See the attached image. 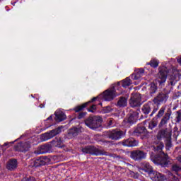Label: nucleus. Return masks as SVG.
Instances as JSON below:
<instances>
[{
	"mask_svg": "<svg viewBox=\"0 0 181 181\" xmlns=\"http://www.w3.org/2000/svg\"><path fill=\"white\" fill-rule=\"evenodd\" d=\"M122 94V88H121V82H117V83L112 87L111 88H108L105 90L103 93L100 94L97 97L93 98L88 102H86L81 105L76 106L74 111L75 112H80L83 111L88 104L90 103H94L95 101H98V105H102L101 101H112L115 97H118V95H121Z\"/></svg>",
	"mask_w": 181,
	"mask_h": 181,
	"instance_id": "f257e3e1",
	"label": "nucleus"
},
{
	"mask_svg": "<svg viewBox=\"0 0 181 181\" xmlns=\"http://www.w3.org/2000/svg\"><path fill=\"white\" fill-rule=\"evenodd\" d=\"M166 111V106H162L158 113L151 121L148 122V129L151 131H153V129L158 127V124L159 122V119L160 122L158 124V128H162L165 127V125H168V122L170 121V115H172V110L170 109H168Z\"/></svg>",
	"mask_w": 181,
	"mask_h": 181,
	"instance_id": "f03ea898",
	"label": "nucleus"
},
{
	"mask_svg": "<svg viewBox=\"0 0 181 181\" xmlns=\"http://www.w3.org/2000/svg\"><path fill=\"white\" fill-rule=\"evenodd\" d=\"M164 146L163 142H160L158 145L153 146V150L157 153L152 156L151 160L155 165H160L162 168H167L170 160L168 153H165L163 151Z\"/></svg>",
	"mask_w": 181,
	"mask_h": 181,
	"instance_id": "7ed1b4c3",
	"label": "nucleus"
},
{
	"mask_svg": "<svg viewBox=\"0 0 181 181\" xmlns=\"http://www.w3.org/2000/svg\"><path fill=\"white\" fill-rule=\"evenodd\" d=\"M159 110V107L155 106V103L148 101L141 107V119H144V118H147L148 116L150 117H153L158 110Z\"/></svg>",
	"mask_w": 181,
	"mask_h": 181,
	"instance_id": "20e7f679",
	"label": "nucleus"
},
{
	"mask_svg": "<svg viewBox=\"0 0 181 181\" xmlns=\"http://www.w3.org/2000/svg\"><path fill=\"white\" fill-rule=\"evenodd\" d=\"M83 153L92 155V156H111V153L101 150L94 146H86L82 148Z\"/></svg>",
	"mask_w": 181,
	"mask_h": 181,
	"instance_id": "39448f33",
	"label": "nucleus"
},
{
	"mask_svg": "<svg viewBox=\"0 0 181 181\" xmlns=\"http://www.w3.org/2000/svg\"><path fill=\"white\" fill-rule=\"evenodd\" d=\"M146 120L137 124L134 130L133 131V135L134 136H141V139H148L149 136V132L146 129Z\"/></svg>",
	"mask_w": 181,
	"mask_h": 181,
	"instance_id": "423d86ee",
	"label": "nucleus"
},
{
	"mask_svg": "<svg viewBox=\"0 0 181 181\" xmlns=\"http://www.w3.org/2000/svg\"><path fill=\"white\" fill-rule=\"evenodd\" d=\"M139 117V113L138 112H130L122 122V127H124V128H131L134 124H136V122H138Z\"/></svg>",
	"mask_w": 181,
	"mask_h": 181,
	"instance_id": "0eeeda50",
	"label": "nucleus"
},
{
	"mask_svg": "<svg viewBox=\"0 0 181 181\" xmlns=\"http://www.w3.org/2000/svg\"><path fill=\"white\" fill-rule=\"evenodd\" d=\"M86 127H88L90 129H98L101 127V122H103V119L100 117V116H89L84 121Z\"/></svg>",
	"mask_w": 181,
	"mask_h": 181,
	"instance_id": "6e6552de",
	"label": "nucleus"
},
{
	"mask_svg": "<svg viewBox=\"0 0 181 181\" xmlns=\"http://www.w3.org/2000/svg\"><path fill=\"white\" fill-rule=\"evenodd\" d=\"M169 94L170 92L168 91L166 89L161 90L157 94L155 98L153 99V103L157 107L159 105H162V104H166V102L169 99Z\"/></svg>",
	"mask_w": 181,
	"mask_h": 181,
	"instance_id": "1a4fd4ad",
	"label": "nucleus"
},
{
	"mask_svg": "<svg viewBox=\"0 0 181 181\" xmlns=\"http://www.w3.org/2000/svg\"><path fill=\"white\" fill-rule=\"evenodd\" d=\"M168 74H169V69H168V68H159L157 82L161 87L165 86V83H166V79L168 78Z\"/></svg>",
	"mask_w": 181,
	"mask_h": 181,
	"instance_id": "9d476101",
	"label": "nucleus"
},
{
	"mask_svg": "<svg viewBox=\"0 0 181 181\" xmlns=\"http://www.w3.org/2000/svg\"><path fill=\"white\" fill-rule=\"evenodd\" d=\"M124 136L125 132L119 129H113L107 134V138L112 141H119V139H122Z\"/></svg>",
	"mask_w": 181,
	"mask_h": 181,
	"instance_id": "9b49d317",
	"label": "nucleus"
},
{
	"mask_svg": "<svg viewBox=\"0 0 181 181\" xmlns=\"http://www.w3.org/2000/svg\"><path fill=\"white\" fill-rule=\"evenodd\" d=\"M130 158L135 162H141V160L146 159V153L142 150H134L130 153Z\"/></svg>",
	"mask_w": 181,
	"mask_h": 181,
	"instance_id": "f8f14e48",
	"label": "nucleus"
},
{
	"mask_svg": "<svg viewBox=\"0 0 181 181\" xmlns=\"http://www.w3.org/2000/svg\"><path fill=\"white\" fill-rule=\"evenodd\" d=\"M62 132V127H59L56 129H54L49 132L45 133L41 135V139L42 141H49V139H52L54 136H56V135H58V134H60Z\"/></svg>",
	"mask_w": 181,
	"mask_h": 181,
	"instance_id": "ddd939ff",
	"label": "nucleus"
},
{
	"mask_svg": "<svg viewBox=\"0 0 181 181\" xmlns=\"http://www.w3.org/2000/svg\"><path fill=\"white\" fill-rule=\"evenodd\" d=\"M50 163V158L47 156H40L35 158V160L33 161L34 168H40V166H45Z\"/></svg>",
	"mask_w": 181,
	"mask_h": 181,
	"instance_id": "4468645a",
	"label": "nucleus"
},
{
	"mask_svg": "<svg viewBox=\"0 0 181 181\" xmlns=\"http://www.w3.org/2000/svg\"><path fill=\"white\" fill-rule=\"evenodd\" d=\"M139 172H141V173H147L148 176H152L153 173L155 172V170H153V168H152V165H151L149 163L144 162L141 164Z\"/></svg>",
	"mask_w": 181,
	"mask_h": 181,
	"instance_id": "2eb2a0df",
	"label": "nucleus"
},
{
	"mask_svg": "<svg viewBox=\"0 0 181 181\" xmlns=\"http://www.w3.org/2000/svg\"><path fill=\"white\" fill-rule=\"evenodd\" d=\"M16 152H28L30 149V143L29 141L20 142L14 146Z\"/></svg>",
	"mask_w": 181,
	"mask_h": 181,
	"instance_id": "dca6fc26",
	"label": "nucleus"
},
{
	"mask_svg": "<svg viewBox=\"0 0 181 181\" xmlns=\"http://www.w3.org/2000/svg\"><path fill=\"white\" fill-rule=\"evenodd\" d=\"M172 136V133L169 132V129H161L158 131L156 138L158 141L161 139H168Z\"/></svg>",
	"mask_w": 181,
	"mask_h": 181,
	"instance_id": "f3484780",
	"label": "nucleus"
},
{
	"mask_svg": "<svg viewBox=\"0 0 181 181\" xmlns=\"http://www.w3.org/2000/svg\"><path fill=\"white\" fill-rule=\"evenodd\" d=\"M50 152H52L51 144L41 145L35 151L36 155H43L45 153H50Z\"/></svg>",
	"mask_w": 181,
	"mask_h": 181,
	"instance_id": "a211bd4d",
	"label": "nucleus"
},
{
	"mask_svg": "<svg viewBox=\"0 0 181 181\" xmlns=\"http://www.w3.org/2000/svg\"><path fill=\"white\" fill-rule=\"evenodd\" d=\"M141 101H142V98L141 97V95L136 93L130 99V106L132 107L133 108H135V107H141L142 104Z\"/></svg>",
	"mask_w": 181,
	"mask_h": 181,
	"instance_id": "6ab92c4d",
	"label": "nucleus"
},
{
	"mask_svg": "<svg viewBox=\"0 0 181 181\" xmlns=\"http://www.w3.org/2000/svg\"><path fill=\"white\" fill-rule=\"evenodd\" d=\"M138 144H139V141L134 138L124 139L122 141V145H123V146H127V148H134V146H138Z\"/></svg>",
	"mask_w": 181,
	"mask_h": 181,
	"instance_id": "aec40b11",
	"label": "nucleus"
},
{
	"mask_svg": "<svg viewBox=\"0 0 181 181\" xmlns=\"http://www.w3.org/2000/svg\"><path fill=\"white\" fill-rule=\"evenodd\" d=\"M6 168L10 172H13V170H16L18 168V160L16 158L9 159L6 165Z\"/></svg>",
	"mask_w": 181,
	"mask_h": 181,
	"instance_id": "412c9836",
	"label": "nucleus"
},
{
	"mask_svg": "<svg viewBox=\"0 0 181 181\" xmlns=\"http://www.w3.org/2000/svg\"><path fill=\"white\" fill-rule=\"evenodd\" d=\"M147 87L146 94L148 97H153L158 93V85L156 83H151Z\"/></svg>",
	"mask_w": 181,
	"mask_h": 181,
	"instance_id": "4be33fe9",
	"label": "nucleus"
},
{
	"mask_svg": "<svg viewBox=\"0 0 181 181\" xmlns=\"http://www.w3.org/2000/svg\"><path fill=\"white\" fill-rule=\"evenodd\" d=\"M151 179L153 181H165L166 180V177L165 175L154 171L151 175H150Z\"/></svg>",
	"mask_w": 181,
	"mask_h": 181,
	"instance_id": "5701e85b",
	"label": "nucleus"
},
{
	"mask_svg": "<svg viewBox=\"0 0 181 181\" xmlns=\"http://www.w3.org/2000/svg\"><path fill=\"white\" fill-rule=\"evenodd\" d=\"M80 132H81V129L80 128H77V127L71 128L68 130L67 138H69V139H71V138H74V136H77V135H78Z\"/></svg>",
	"mask_w": 181,
	"mask_h": 181,
	"instance_id": "b1692460",
	"label": "nucleus"
},
{
	"mask_svg": "<svg viewBox=\"0 0 181 181\" xmlns=\"http://www.w3.org/2000/svg\"><path fill=\"white\" fill-rule=\"evenodd\" d=\"M144 73L145 69H144V68H140L135 71L134 74L131 75V78H132V80H139V78L144 76Z\"/></svg>",
	"mask_w": 181,
	"mask_h": 181,
	"instance_id": "393cba45",
	"label": "nucleus"
},
{
	"mask_svg": "<svg viewBox=\"0 0 181 181\" xmlns=\"http://www.w3.org/2000/svg\"><path fill=\"white\" fill-rule=\"evenodd\" d=\"M54 115V119L57 122H62V121H64V119L66 118V115L63 112H55Z\"/></svg>",
	"mask_w": 181,
	"mask_h": 181,
	"instance_id": "a878e982",
	"label": "nucleus"
},
{
	"mask_svg": "<svg viewBox=\"0 0 181 181\" xmlns=\"http://www.w3.org/2000/svg\"><path fill=\"white\" fill-rule=\"evenodd\" d=\"M128 104V98L125 96H122L119 98V100L117 103V106L119 107H127Z\"/></svg>",
	"mask_w": 181,
	"mask_h": 181,
	"instance_id": "bb28decb",
	"label": "nucleus"
},
{
	"mask_svg": "<svg viewBox=\"0 0 181 181\" xmlns=\"http://www.w3.org/2000/svg\"><path fill=\"white\" fill-rule=\"evenodd\" d=\"M93 103H90L86 107V108H87V107H89L87 108V111L88 112H93V113L97 111V105H100L98 104V101H95ZM90 104H92V105H90Z\"/></svg>",
	"mask_w": 181,
	"mask_h": 181,
	"instance_id": "cd10ccee",
	"label": "nucleus"
},
{
	"mask_svg": "<svg viewBox=\"0 0 181 181\" xmlns=\"http://www.w3.org/2000/svg\"><path fill=\"white\" fill-rule=\"evenodd\" d=\"M119 83H120V88L121 86L123 87V88H127V87H129V86L132 84V81L131 78H129V77H127L125 79L119 81Z\"/></svg>",
	"mask_w": 181,
	"mask_h": 181,
	"instance_id": "c85d7f7f",
	"label": "nucleus"
},
{
	"mask_svg": "<svg viewBox=\"0 0 181 181\" xmlns=\"http://www.w3.org/2000/svg\"><path fill=\"white\" fill-rule=\"evenodd\" d=\"M147 64L153 69H156L159 66V61L156 59H152Z\"/></svg>",
	"mask_w": 181,
	"mask_h": 181,
	"instance_id": "c756f323",
	"label": "nucleus"
},
{
	"mask_svg": "<svg viewBox=\"0 0 181 181\" xmlns=\"http://www.w3.org/2000/svg\"><path fill=\"white\" fill-rule=\"evenodd\" d=\"M52 142H55L54 145L57 148H63V145H62V141L61 138H59L57 140H54Z\"/></svg>",
	"mask_w": 181,
	"mask_h": 181,
	"instance_id": "7c9ffc66",
	"label": "nucleus"
},
{
	"mask_svg": "<svg viewBox=\"0 0 181 181\" xmlns=\"http://www.w3.org/2000/svg\"><path fill=\"white\" fill-rule=\"evenodd\" d=\"M102 111L103 114H108L109 112H111V111H112V107H111V106H106L103 107Z\"/></svg>",
	"mask_w": 181,
	"mask_h": 181,
	"instance_id": "2f4dec72",
	"label": "nucleus"
},
{
	"mask_svg": "<svg viewBox=\"0 0 181 181\" xmlns=\"http://www.w3.org/2000/svg\"><path fill=\"white\" fill-rule=\"evenodd\" d=\"M107 125L108 128H113V127H115V120L114 119L108 120Z\"/></svg>",
	"mask_w": 181,
	"mask_h": 181,
	"instance_id": "473e14b6",
	"label": "nucleus"
},
{
	"mask_svg": "<svg viewBox=\"0 0 181 181\" xmlns=\"http://www.w3.org/2000/svg\"><path fill=\"white\" fill-rule=\"evenodd\" d=\"M165 146L167 148H172V136L168 139H165Z\"/></svg>",
	"mask_w": 181,
	"mask_h": 181,
	"instance_id": "72a5a7b5",
	"label": "nucleus"
},
{
	"mask_svg": "<svg viewBox=\"0 0 181 181\" xmlns=\"http://www.w3.org/2000/svg\"><path fill=\"white\" fill-rule=\"evenodd\" d=\"M87 115V112H80L78 116H77V119H81L83 118H84V117H86Z\"/></svg>",
	"mask_w": 181,
	"mask_h": 181,
	"instance_id": "f704fd0d",
	"label": "nucleus"
},
{
	"mask_svg": "<svg viewBox=\"0 0 181 181\" xmlns=\"http://www.w3.org/2000/svg\"><path fill=\"white\" fill-rule=\"evenodd\" d=\"M177 112V117H176V122H180L181 121V110L176 112Z\"/></svg>",
	"mask_w": 181,
	"mask_h": 181,
	"instance_id": "c9c22d12",
	"label": "nucleus"
},
{
	"mask_svg": "<svg viewBox=\"0 0 181 181\" xmlns=\"http://www.w3.org/2000/svg\"><path fill=\"white\" fill-rule=\"evenodd\" d=\"M12 144H15V142L12 141V142H6L4 144V145L1 146V149H3V152H5V151L6 150V148H4V146H9V145Z\"/></svg>",
	"mask_w": 181,
	"mask_h": 181,
	"instance_id": "e433bc0d",
	"label": "nucleus"
},
{
	"mask_svg": "<svg viewBox=\"0 0 181 181\" xmlns=\"http://www.w3.org/2000/svg\"><path fill=\"white\" fill-rule=\"evenodd\" d=\"M173 170H174V172H179L180 170V168H179V166H177L176 165H173Z\"/></svg>",
	"mask_w": 181,
	"mask_h": 181,
	"instance_id": "4c0bfd02",
	"label": "nucleus"
},
{
	"mask_svg": "<svg viewBox=\"0 0 181 181\" xmlns=\"http://www.w3.org/2000/svg\"><path fill=\"white\" fill-rule=\"evenodd\" d=\"M181 93L180 92H177L174 95V98L176 100V98H179L180 97Z\"/></svg>",
	"mask_w": 181,
	"mask_h": 181,
	"instance_id": "58836bf2",
	"label": "nucleus"
},
{
	"mask_svg": "<svg viewBox=\"0 0 181 181\" xmlns=\"http://www.w3.org/2000/svg\"><path fill=\"white\" fill-rule=\"evenodd\" d=\"M100 142H102V144L103 145H105V144H110V141H105V140H101Z\"/></svg>",
	"mask_w": 181,
	"mask_h": 181,
	"instance_id": "ea45409f",
	"label": "nucleus"
},
{
	"mask_svg": "<svg viewBox=\"0 0 181 181\" xmlns=\"http://www.w3.org/2000/svg\"><path fill=\"white\" fill-rule=\"evenodd\" d=\"M47 121H53V115H51L47 119Z\"/></svg>",
	"mask_w": 181,
	"mask_h": 181,
	"instance_id": "a19ab883",
	"label": "nucleus"
},
{
	"mask_svg": "<svg viewBox=\"0 0 181 181\" xmlns=\"http://www.w3.org/2000/svg\"><path fill=\"white\" fill-rule=\"evenodd\" d=\"M177 160H178V162H180L181 163V156H179L178 157H177Z\"/></svg>",
	"mask_w": 181,
	"mask_h": 181,
	"instance_id": "79ce46f5",
	"label": "nucleus"
},
{
	"mask_svg": "<svg viewBox=\"0 0 181 181\" xmlns=\"http://www.w3.org/2000/svg\"><path fill=\"white\" fill-rule=\"evenodd\" d=\"M177 63H179V64L181 65V57L178 58V59H177Z\"/></svg>",
	"mask_w": 181,
	"mask_h": 181,
	"instance_id": "37998d69",
	"label": "nucleus"
},
{
	"mask_svg": "<svg viewBox=\"0 0 181 181\" xmlns=\"http://www.w3.org/2000/svg\"><path fill=\"white\" fill-rule=\"evenodd\" d=\"M171 86H175V82L173 81H170Z\"/></svg>",
	"mask_w": 181,
	"mask_h": 181,
	"instance_id": "c03bdc74",
	"label": "nucleus"
},
{
	"mask_svg": "<svg viewBox=\"0 0 181 181\" xmlns=\"http://www.w3.org/2000/svg\"><path fill=\"white\" fill-rule=\"evenodd\" d=\"M40 108H44V107H45V105L40 104Z\"/></svg>",
	"mask_w": 181,
	"mask_h": 181,
	"instance_id": "a18cd8bd",
	"label": "nucleus"
},
{
	"mask_svg": "<svg viewBox=\"0 0 181 181\" xmlns=\"http://www.w3.org/2000/svg\"><path fill=\"white\" fill-rule=\"evenodd\" d=\"M2 1V0H0V1Z\"/></svg>",
	"mask_w": 181,
	"mask_h": 181,
	"instance_id": "49530a36",
	"label": "nucleus"
}]
</instances>
